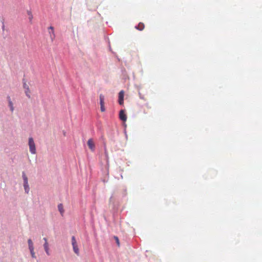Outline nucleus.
<instances>
[{
	"label": "nucleus",
	"instance_id": "aec40b11",
	"mask_svg": "<svg viewBox=\"0 0 262 262\" xmlns=\"http://www.w3.org/2000/svg\"><path fill=\"white\" fill-rule=\"evenodd\" d=\"M43 240L45 241V243L48 242L47 238H46V237L43 238Z\"/></svg>",
	"mask_w": 262,
	"mask_h": 262
},
{
	"label": "nucleus",
	"instance_id": "39448f33",
	"mask_svg": "<svg viewBox=\"0 0 262 262\" xmlns=\"http://www.w3.org/2000/svg\"><path fill=\"white\" fill-rule=\"evenodd\" d=\"M124 91H121L119 93L118 102L120 105L123 104L124 103Z\"/></svg>",
	"mask_w": 262,
	"mask_h": 262
},
{
	"label": "nucleus",
	"instance_id": "6e6552de",
	"mask_svg": "<svg viewBox=\"0 0 262 262\" xmlns=\"http://www.w3.org/2000/svg\"><path fill=\"white\" fill-rule=\"evenodd\" d=\"M49 29L51 30V31L49 32V33L50 34V37H51V40H53L55 37V35L54 31V28L52 26H50L49 28Z\"/></svg>",
	"mask_w": 262,
	"mask_h": 262
},
{
	"label": "nucleus",
	"instance_id": "1a4fd4ad",
	"mask_svg": "<svg viewBox=\"0 0 262 262\" xmlns=\"http://www.w3.org/2000/svg\"><path fill=\"white\" fill-rule=\"evenodd\" d=\"M27 13L29 16V20L30 23H32L33 16L31 10H27Z\"/></svg>",
	"mask_w": 262,
	"mask_h": 262
},
{
	"label": "nucleus",
	"instance_id": "7ed1b4c3",
	"mask_svg": "<svg viewBox=\"0 0 262 262\" xmlns=\"http://www.w3.org/2000/svg\"><path fill=\"white\" fill-rule=\"evenodd\" d=\"M23 178L24 181V188H25V191L27 193H28L29 190V185H28V178H27L26 175L25 174V172L23 173Z\"/></svg>",
	"mask_w": 262,
	"mask_h": 262
},
{
	"label": "nucleus",
	"instance_id": "6ab92c4d",
	"mask_svg": "<svg viewBox=\"0 0 262 262\" xmlns=\"http://www.w3.org/2000/svg\"><path fill=\"white\" fill-rule=\"evenodd\" d=\"M27 86H28L27 85V84L26 83H25V84H24V88H25L26 90H27Z\"/></svg>",
	"mask_w": 262,
	"mask_h": 262
},
{
	"label": "nucleus",
	"instance_id": "f8f14e48",
	"mask_svg": "<svg viewBox=\"0 0 262 262\" xmlns=\"http://www.w3.org/2000/svg\"><path fill=\"white\" fill-rule=\"evenodd\" d=\"M43 247H44V248H45V251H46V253L48 255H50V252H49V245H48V242L45 243V244L43 245Z\"/></svg>",
	"mask_w": 262,
	"mask_h": 262
},
{
	"label": "nucleus",
	"instance_id": "412c9836",
	"mask_svg": "<svg viewBox=\"0 0 262 262\" xmlns=\"http://www.w3.org/2000/svg\"><path fill=\"white\" fill-rule=\"evenodd\" d=\"M140 98L144 99V98L143 97V96H141L140 94Z\"/></svg>",
	"mask_w": 262,
	"mask_h": 262
},
{
	"label": "nucleus",
	"instance_id": "f257e3e1",
	"mask_svg": "<svg viewBox=\"0 0 262 262\" xmlns=\"http://www.w3.org/2000/svg\"><path fill=\"white\" fill-rule=\"evenodd\" d=\"M29 150L32 154H36V147L33 139L32 137L29 138Z\"/></svg>",
	"mask_w": 262,
	"mask_h": 262
},
{
	"label": "nucleus",
	"instance_id": "dca6fc26",
	"mask_svg": "<svg viewBox=\"0 0 262 262\" xmlns=\"http://www.w3.org/2000/svg\"><path fill=\"white\" fill-rule=\"evenodd\" d=\"M25 93H26V95H27L29 98H30V95H29L30 90H29V86H27V90H26Z\"/></svg>",
	"mask_w": 262,
	"mask_h": 262
},
{
	"label": "nucleus",
	"instance_id": "f03ea898",
	"mask_svg": "<svg viewBox=\"0 0 262 262\" xmlns=\"http://www.w3.org/2000/svg\"><path fill=\"white\" fill-rule=\"evenodd\" d=\"M72 244L73 246V248L74 252L77 254L79 255V249L78 248V246L77 244V242L76 241V238L75 236H73L72 237Z\"/></svg>",
	"mask_w": 262,
	"mask_h": 262
},
{
	"label": "nucleus",
	"instance_id": "9b49d317",
	"mask_svg": "<svg viewBox=\"0 0 262 262\" xmlns=\"http://www.w3.org/2000/svg\"><path fill=\"white\" fill-rule=\"evenodd\" d=\"M58 210L59 211L60 214H61L62 216H63L64 210L62 204H59L58 205Z\"/></svg>",
	"mask_w": 262,
	"mask_h": 262
},
{
	"label": "nucleus",
	"instance_id": "2eb2a0df",
	"mask_svg": "<svg viewBox=\"0 0 262 262\" xmlns=\"http://www.w3.org/2000/svg\"><path fill=\"white\" fill-rule=\"evenodd\" d=\"M29 250L30 251V253H31L32 257L33 258H36L35 254V252L34 251V248L32 249H29Z\"/></svg>",
	"mask_w": 262,
	"mask_h": 262
},
{
	"label": "nucleus",
	"instance_id": "a211bd4d",
	"mask_svg": "<svg viewBox=\"0 0 262 262\" xmlns=\"http://www.w3.org/2000/svg\"><path fill=\"white\" fill-rule=\"evenodd\" d=\"M100 110L102 112H104L105 111L104 105H100Z\"/></svg>",
	"mask_w": 262,
	"mask_h": 262
},
{
	"label": "nucleus",
	"instance_id": "f3484780",
	"mask_svg": "<svg viewBox=\"0 0 262 262\" xmlns=\"http://www.w3.org/2000/svg\"><path fill=\"white\" fill-rule=\"evenodd\" d=\"M114 239H115L116 242L118 246L119 247L120 246V243H119V240L118 237L117 236H114Z\"/></svg>",
	"mask_w": 262,
	"mask_h": 262
},
{
	"label": "nucleus",
	"instance_id": "0eeeda50",
	"mask_svg": "<svg viewBox=\"0 0 262 262\" xmlns=\"http://www.w3.org/2000/svg\"><path fill=\"white\" fill-rule=\"evenodd\" d=\"M7 99H8V104H9V106L10 107V110H11V112H13L14 110V106H13V102H12V101L11 100L10 97V96H8L7 97Z\"/></svg>",
	"mask_w": 262,
	"mask_h": 262
},
{
	"label": "nucleus",
	"instance_id": "ddd939ff",
	"mask_svg": "<svg viewBox=\"0 0 262 262\" xmlns=\"http://www.w3.org/2000/svg\"><path fill=\"white\" fill-rule=\"evenodd\" d=\"M100 105H104V96L100 94L99 96Z\"/></svg>",
	"mask_w": 262,
	"mask_h": 262
},
{
	"label": "nucleus",
	"instance_id": "9d476101",
	"mask_svg": "<svg viewBox=\"0 0 262 262\" xmlns=\"http://www.w3.org/2000/svg\"><path fill=\"white\" fill-rule=\"evenodd\" d=\"M144 24L142 23H140L138 26H136V29L140 30L142 31L144 29Z\"/></svg>",
	"mask_w": 262,
	"mask_h": 262
},
{
	"label": "nucleus",
	"instance_id": "4468645a",
	"mask_svg": "<svg viewBox=\"0 0 262 262\" xmlns=\"http://www.w3.org/2000/svg\"><path fill=\"white\" fill-rule=\"evenodd\" d=\"M28 245H29V249H32L34 248L33 247V243L31 239H29L28 241Z\"/></svg>",
	"mask_w": 262,
	"mask_h": 262
},
{
	"label": "nucleus",
	"instance_id": "20e7f679",
	"mask_svg": "<svg viewBox=\"0 0 262 262\" xmlns=\"http://www.w3.org/2000/svg\"><path fill=\"white\" fill-rule=\"evenodd\" d=\"M89 148L92 151H94L95 149V144L93 139H89L87 142Z\"/></svg>",
	"mask_w": 262,
	"mask_h": 262
},
{
	"label": "nucleus",
	"instance_id": "423d86ee",
	"mask_svg": "<svg viewBox=\"0 0 262 262\" xmlns=\"http://www.w3.org/2000/svg\"><path fill=\"white\" fill-rule=\"evenodd\" d=\"M119 118L120 119L123 121H126L127 119L126 115L125 114V112L124 110H121L119 113Z\"/></svg>",
	"mask_w": 262,
	"mask_h": 262
}]
</instances>
